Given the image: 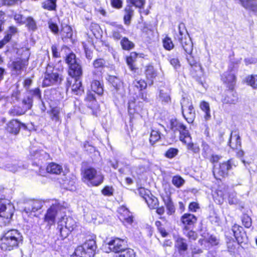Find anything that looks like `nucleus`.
<instances>
[{
	"label": "nucleus",
	"mask_w": 257,
	"mask_h": 257,
	"mask_svg": "<svg viewBox=\"0 0 257 257\" xmlns=\"http://www.w3.org/2000/svg\"><path fill=\"white\" fill-rule=\"evenodd\" d=\"M23 240L21 233L17 229H11L3 234L1 238V247L5 250H11Z\"/></svg>",
	"instance_id": "f257e3e1"
},
{
	"label": "nucleus",
	"mask_w": 257,
	"mask_h": 257,
	"mask_svg": "<svg viewBox=\"0 0 257 257\" xmlns=\"http://www.w3.org/2000/svg\"><path fill=\"white\" fill-rule=\"evenodd\" d=\"M95 236L87 239L83 245L78 246L72 257H94L96 249Z\"/></svg>",
	"instance_id": "f03ea898"
},
{
	"label": "nucleus",
	"mask_w": 257,
	"mask_h": 257,
	"mask_svg": "<svg viewBox=\"0 0 257 257\" xmlns=\"http://www.w3.org/2000/svg\"><path fill=\"white\" fill-rule=\"evenodd\" d=\"M178 29L179 34L176 35L175 38L180 42L186 55L192 54L193 43L188 36L184 24H180Z\"/></svg>",
	"instance_id": "7ed1b4c3"
},
{
	"label": "nucleus",
	"mask_w": 257,
	"mask_h": 257,
	"mask_svg": "<svg viewBox=\"0 0 257 257\" xmlns=\"http://www.w3.org/2000/svg\"><path fill=\"white\" fill-rule=\"evenodd\" d=\"M58 228L62 238L67 237L70 232L76 227V222L70 216H64L61 217L58 222Z\"/></svg>",
	"instance_id": "20e7f679"
},
{
	"label": "nucleus",
	"mask_w": 257,
	"mask_h": 257,
	"mask_svg": "<svg viewBox=\"0 0 257 257\" xmlns=\"http://www.w3.org/2000/svg\"><path fill=\"white\" fill-rule=\"evenodd\" d=\"M171 128L174 132H179L180 133V140L187 143L191 141V137L186 126L180 121L175 119L171 121Z\"/></svg>",
	"instance_id": "39448f33"
},
{
	"label": "nucleus",
	"mask_w": 257,
	"mask_h": 257,
	"mask_svg": "<svg viewBox=\"0 0 257 257\" xmlns=\"http://www.w3.org/2000/svg\"><path fill=\"white\" fill-rule=\"evenodd\" d=\"M83 178L88 181L93 186H98L103 181V176L100 172H97L95 169L92 168H89L84 170Z\"/></svg>",
	"instance_id": "423d86ee"
},
{
	"label": "nucleus",
	"mask_w": 257,
	"mask_h": 257,
	"mask_svg": "<svg viewBox=\"0 0 257 257\" xmlns=\"http://www.w3.org/2000/svg\"><path fill=\"white\" fill-rule=\"evenodd\" d=\"M182 113L188 123H192L195 118V112L191 101L184 98L181 102Z\"/></svg>",
	"instance_id": "0eeeda50"
},
{
	"label": "nucleus",
	"mask_w": 257,
	"mask_h": 257,
	"mask_svg": "<svg viewBox=\"0 0 257 257\" xmlns=\"http://www.w3.org/2000/svg\"><path fill=\"white\" fill-rule=\"evenodd\" d=\"M61 80L62 78L56 70L52 69V68L48 66L44 74L43 86L47 87L57 84L60 83Z\"/></svg>",
	"instance_id": "6e6552de"
},
{
	"label": "nucleus",
	"mask_w": 257,
	"mask_h": 257,
	"mask_svg": "<svg viewBox=\"0 0 257 257\" xmlns=\"http://www.w3.org/2000/svg\"><path fill=\"white\" fill-rule=\"evenodd\" d=\"M233 166H235V165L232 160L221 163L219 167H215L213 169L214 177L216 179L221 180V178L227 176L228 171L232 169Z\"/></svg>",
	"instance_id": "1a4fd4ad"
},
{
	"label": "nucleus",
	"mask_w": 257,
	"mask_h": 257,
	"mask_svg": "<svg viewBox=\"0 0 257 257\" xmlns=\"http://www.w3.org/2000/svg\"><path fill=\"white\" fill-rule=\"evenodd\" d=\"M65 208L61 205L57 201L53 204L51 207L48 209L46 214L45 215L44 220L48 222L49 224H52L55 222V217Z\"/></svg>",
	"instance_id": "9d476101"
},
{
	"label": "nucleus",
	"mask_w": 257,
	"mask_h": 257,
	"mask_svg": "<svg viewBox=\"0 0 257 257\" xmlns=\"http://www.w3.org/2000/svg\"><path fill=\"white\" fill-rule=\"evenodd\" d=\"M139 191L150 209H154L157 208L159 205L158 200L151 194L149 191H146L144 188H141Z\"/></svg>",
	"instance_id": "9b49d317"
},
{
	"label": "nucleus",
	"mask_w": 257,
	"mask_h": 257,
	"mask_svg": "<svg viewBox=\"0 0 257 257\" xmlns=\"http://www.w3.org/2000/svg\"><path fill=\"white\" fill-rule=\"evenodd\" d=\"M125 241L119 238H115L111 240L108 243L109 248L110 250L119 253L124 250L123 249L125 244Z\"/></svg>",
	"instance_id": "f8f14e48"
},
{
	"label": "nucleus",
	"mask_w": 257,
	"mask_h": 257,
	"mask_svg": "<svg viewBox=\"0 0 257 257\" xmlns=\"http://www.w3.org/2000/svg\"><path fill=\"white\" fill-rule=\"evenodd\" d=\"M11 205L8 204L7 206L5 200H0V217L6 218L7 222H10L13 213L11 210Z\"/></svg>",
	"instance_id": "ddd939ff"
},
{
	"label": "nucleus",
	"mask_w": 257,
	"mask_h": 257,
	"mask_svg": "<svg viewBox=\"0 0 257 257\" xmlns=\"http://www.w3.org/2000/svg\"><path fill=\"white\" fill-rule=\"evenodd\" d=\"M238 100L236 92L233 89H229L225 92V95L221 101L223 104H235Z\"/></svg>",
	"instance_id": "4468645a"
},
{
	"label": "nucleus",
	"mask_w": 257,
	"mask_h": 257,
	"mask_svg": "<svg viewBox=\"0 0 257 257\" xmlns=\"http://www.w3.org/2000/svg\"><path fill=\"white\" fill-rule=\"evenodd\" d=\"M181 220L184 226V229L187 230L194 225L197 218L193 214L185 213L182 216Z\"/></svg>",
	"instance_id": "2eb2a0df"
},
{
	"label": "nucleus",
	"mask_w": 257,
	"mask_h": 257,
	"mask_svg": "<svg viewBox=\"0 0 257 257\" xmlns=\"http://www.w3.org/2000/svg\"><path fill=\"white\" fill-rule=\"evenodd\" d=\"M223 82L227 85L229 89H233L235 85L236 77L234 73L231 71L224 72L221 76Z\"/></svg>",
	"instance_id": "dca6fc26"
},
{
	"label": "nucleus",
	"mask_w": 257,
	"mask_h": 257,
	"mask_svg": "<svg viewBox=\"0 0 257 257\" xmlns=\"http://www.w3.org/2000/svg\"><path fill=\"white\" fill-rule=\"evenodd\" d=\"M119 212L121 214L122 219L123 220L124 224L127 227L132 225L134 222L133 216L128 209L124 207H122L119 208Z\"/></svg>",
	"instance_id": "f3484780"
},
{
	"label": "nucleus",
	"mask_w": 257,
	"mask_h": 257,
	"mask_svg": "<svg viewBox=\"0 0 257 257\" xmlns=\"http://www.w3.org/2000/svg\"><path fill=\"white\" fill-rule=\"evenodd\" d=\"M175 247L177 248L178 252L182 255L188 249V244L186 240L179 236L176 237Z\"/></svg>",
	"instance_id": "a211bd4d"
},
{
	"label": "nucleus",
	"mask_w": 257,
	"mask_h": 257,
	"mask_svg": "<svg viewBox=\"0 0 257 257\" xmlns=\"http://www.w3.org/2000/svg\"><path fill=\"white\" fill-rule=\"evenodd\" d=\"M112 28L111 30V36L113 39L119 40L122 37V35L125 34V29L121 25H112Z\"/></svg>",
	"instance_id": "6ab92c4d"
},
{
	"label": "nucleus",
	"mask_w": 257,
	"mask_h": 257,
	"mask_svg": "<svg viewBox=\"0 0 257 257\" xmlns=\"http://www.w3.org/2000/svg\"><path fill=\"white\" fill-rule=\"evenodd\" d=\"M228 145L233 150L240 148L241 140L238 133L235 132L231 133Z\"/></svg>",
	"instance_id": "aec40b11"
},
{
	"label": "nucleus",
	"mask_w": 257,
	"mask_h": 257,
	"mask_svg": "<svg viewBox=\"0 0 257 257\" xmlns=\"http://www.w3.org/2000/svg\"><path fill=\"white\" fill-rule=\"evenodd\" d=\"M243 230V228L241 226L236 224L232 227V231L233 233L234 236L238 243L242 242L245 237L244 232Z\"/></svg>",
	"instance_id": "412c9836"
},
{
	"label": "nucleus",
	"mask_w": 257,
	"mask_h": 257,
	"mask_svg": "<svg viewBox=\"0 0 257 257\" xmlns=\"http://www.w3.org/2000/svg\"><path fill=\"white\" fill-rule=\"evenodd\" d=\"M69 75L73 78H79L82 74V70L80 63L69 66Z\"/></svg>",
	"instance_id": "4be33fe9"
},
{
	"label": "nucleus",
	"mask_w": 257,
	"mask_h": 257,
	"mask_svg": "<svg viewBox=\"0 0 257 257\" xmlns=\"http://www.w3.org/2000/svg\"><path fill=\"white\" fill-rule=\"evenodd\" d=\"M145 74L148 81L149 85H152L154 82V79L157 76V72L154 69V67L152 65L147 66L145 69Z\"/></svg>",
	"instance_id": "5701e85b"
},
{
	"label": "nucleus",
	"mask_w": 257,
	"mask_h": 257,
	"mask_svg": "<svg viewBox=\"0 0 257 257\" xmlns=\"http://www.w3.org/2000/svg\"><path fill=\"white\" fill-rule=\"evenodd\" d=\"M21 123L16 119H13L10 121L7 126V130L10 133L16 135L20 131Z\"/></svg>",
	"instance_id": "b1692460"
},
{
	"label": "nucleus",
	"mask_w": 257,
	"mask_h": 257,
	"mask_svg": "<svg viewBox=\"0 0 257 257\" xmlns=\"http://www.w3.org/2000/svg\"><path fill=\"white\" fill-rule=\"evenodd\" d=\"M241 5L246 10L257 13V0H240Z\"/></svg>",
	"instance_id": "393cba45"
},
{
	"label": "nucleus",
	"mask_w": 257,
	"mask_h": 257,
	"mask_svg": "<svg viewBox=\"0 0 257 257\" xmlns=\"http://www.w3.org/2000/svg\"><path fill=\"white\" fill-rule=\"evenodd\" d=\"M92 90L99 95L103 93V84L99 80H93L91 84Z\"/></svg>",
	"instance_id": "a878e982"
},
{
	"label": "nucleus",
	"mask_w": 257,
	"mask_h": 257,
	"mask_svg": "<svg viewBox=\"0 0 257 257\" xmlns=\"http://www.w3.org/2000/svg\"><path fill=\"white\" fill-rule=\"evenodd\" d=\"M46 170L48 173L57 175L62 172L63 169L61 165L55 163H51L48 165Z\"/></svg>",
	"instance_id": "bb28decb"
},
{
	"label": "nucleus",
	"mask_w": 257,
	"mask_h": 257,
	"mask_svg": "<svg viewBox=\"0 0 257 257\" xmlns=\"http://www.w3.org/2000/svg\"><path fill=\"white\" fill-rule=\"evenodd\" d=\"M134 11L132 6L127 5L125 8L123 21L125 25H130L131 18L134 15Z\"/></svg>",
	"instance_id": "cd10ccee"
},
{
	"label": "nucleus",
	"mask_w": 257,
	"mask_h": 257,
	"mask_svg": "<svg viewBox=\"0 0 257 257\" xmlns=\"http://www.w3.org/2000/svg\"><path fill=\"white\" fill-rule=\"evenodd\" d=\"M186 59L192 68L194 67V70L196 71H198L199 73V75H201L202 73L201 67L192 56V54L186 55Z\"/></svg>",
	"instance_id": "c85d7f7f"
},
{
	"label": "nucleus",
	"mask_w": 257,
	"mask_h": 257,
	"mask_svg": "<svg viewBox=\"0 0 257 257\" xmlns=\"http://www.w3.org/2000/svg\"><path fill=\"white\" fill-rule=\"evenodd\" d=\"M159 98V100L163 104H167L171 102L170 93L169 90H160Z\"/></svg>",
	"instance_id": "c756f323"
},
{
	"label": "nucleus",
	"mask_w": 257,
	"mask_h": 257,
	"mask_svg": "<svg viewBox=\"0 0 257 257\" xmlns=\"http://www.w3.org/2000/svg\"><path fill=\"white\" fill-rule=\"evenodd\" d=\"M12 71L16 75L21 73L22 70L25 66L24 62L21 60L14 61L12 64Z\"/></svg>",
	"instance_id": "7c9ffc66"
},
{
	"label": "nucleus",
	"mask_w": 257,
	"mask_h": 257,
	"mask_svg": "<svg viewBox=\"0 0 257 257\" xmlns=\"http://www.w3.org/2000/svg\"><path fill=\"white\" fill-rule=\"evenodd\" d=\"M200 107L201 110L205 112L204 118L205 120L209 119L211 117V115L209 103L205 101H202L200 102Z\"/></svg>",
	"instance_id": "2f4dec72"
},
{
	"label": "nucleus",
	"mask_w": 257,
	"mask_h": 257,
	"mask_svg": "<svg viewBox=\"0 0 257 257\" xmlns=\"http://www.w3.org/2000/svg\"><path fill=\"white\" fill-rule=\"evenodd\" d=\"M26 111L23 106H14L9 110V113L12 116L21 115Z\"/></svg>",
	"instance_id": "473e14b6"
},
{
	"label": "nucleus",
	"mask_w": 257,
	"mask_h": 257,
	"mask_svg": "<svg viewBox=\"0 0 257 257\" xmlns=\"http://www.w3.org/2000/svg\"><path fill=\"white\" fill-rule=\"evenodd\" d=\"M61 34L62 38H71L72 36V30L70 26L66 25H62Z\"/></svg>",
	"instance_id": "72a5a7b5"
},
{
	"label": "nucleus",
	"mask_w": 257,
	"mask_h": 257,
	"mask_svg": "<svg viewBox=\"0 0 257 257\" xmlns=\"http://www.w3.org/2000/svg\"><path fill=\"white\" fill-rule=\"evenodd\" d=\"M60 113V108L59 107H57L52 108L49 112L50 117H51V119L53 121H55V122L59 121V120H60V115H59Z\"/></svg>",
	"instance_id": "f704fd0d"
},
{
	"label": "nucleus",
	"mask_w": 257,
	"mask_h": 257,
	"mask_svg": "<svg viewBox=\"0 0 257 257\" xmlns=\"http://www.w3.org/2000/svg\"><path fill=\"white\" fill-rule=\"evenodd\" d=\"M32 97L31 95L27 94L25 97H24L22 100V106L26 111L31 108L33 105Z\"/></svg>",
	"instance_id": "c9c22d12"
},
{
	"label": "nucleus",
	"mask_w": 257,
	"mask_h": 257,
	"mask_svg": "<svg viewBox=\"0 0 257 257\" xmlns=\"http://www.w3.org/2000/svg\"><path fill=\"white\" fill-rule=\"evenodd\" d=\"M137 55L138 54L136 52H132L131 53L130 56L126 58V63L130 68L132 71H135L136 70V67L134 65V63L136 61Z\"/></svg>",
	"instance_id": "e433bc0d"
},
{
	"label": "nucleus",
	"mask_w": 257,
	"mask_h": 257,
	"mask_svg": "<svg viewBox=\"0 0 257 257\" xmlns=\"http://www.w3.org/2000/svg\"><path fill=\"white\" fill-rule=\"evenodd\" d=\"M7 171L15 173L21 169V166L17 163H8L5 166H0Z\"/></svg>",
	"instance_id": "4c0bfd02"
},
{
	"label": "nucleus",
	"mask_w": 257,
	"mask_h": 257,
	"mask_svg": "<svg viewBox=\"0 0 257 257\" xmlns=\"http://www.w3.org/2000/svg\"><path fill=\"white\" fill-rule=\"evenodd\" d=\"M72 90L76 94H78L83 91L81 82L79 78H75V83L72 86Z\"/></svg>",
	"instance_id": "58836bf2"
},
{
	"label": "nucleus",
	"mask_w": 257,
	"mask_h": 257,
	"mask_svg": "<svg viewBox=\"0 0 257 257\" xmlns=\"http://www.w3.org/2000/svg\"><path fill=\"white\" fill-rule=\"evenodd\" d=\"M120 44L122 49L125 50H130L135 46L134 44L126 37L122 39L120 41Z\"/></svg>",
	"instance_id": "ea45409f"
},
{
	"label": "nucleus",
	"mask_w": 257,
	"mask_h": 257,
	"mask_svg": "<svg viewBox=\"0 0 257 257\" xmlns=\"http://www.w3.org/2000/svg\"><path fill=\"white\" fill-rule=\"evenodd\" d=\"M57 0H47L43 3L42 7L44 9L49 11L56 9Z\"/></svg>",
	"instance_id": "a19ab883"
},
{
	"label": "nucleus",
	"mask_w": 257,
	"mask_h": 257,
	"mask_svg": "<svg viewBox=\"0 0 257 257\" xmlns=\"http://www.w3.org/2000/svg\"><path fill=\"white\" fill-rule=\"evenodd\" d=\"M114 257H136V254L133 249L127 248L116 254Z\"/></svg>",
	"instance_id": "79ce46f5"
},
{
	"label": "nucleus",
	"mask_w": 257,
	"mask_h": 257,
	"mask_svg": "<svg viewBox=\"0 0 257 257\" xmlns=\"http://www.w3.org/2000/svg\"><path fill=\"white\" fill-rule=\"evenodd\" d=\"M65 61L68 67L79 63V60L76 59L75 55L73 53H70L66 56Z\"/></svg>",
	"instance_id": "37998d69"
},
{
	"label": "nucleus",
	"mask_w": 257,
	"mask_h": 257,
	"mask_svg": "<svg viewBox=\"0 0 257 257\" xmlns=\"http://www.w3.org/2000/svg\"><path fill=\"white\" fill-rule=\"evenodd\" d=\"M165 204L167 209V214L171 215L175 211V207L172 201L168 197L166 200H164Z\"/></svg>",
	"instance_id": "c03bdc74"
},
{
	"label": "nucleus",
	"mask_w": 257,
	"mask_h": 257,
	"mask_svg": "<svg viewBox=\"0 0 257 257\" xmlns=\"http://www.w3.org/2000/svg\"><path fill=\"white\" fill-rule=\"evenodd\" d=\"M246 83L253 89H257V75H251L246 78Z\"/></svg>",
	"instance_id": "a18cd8bd"
},
{
	"label": "nucleus",
	"mask_w": 257,
	"mask_h": 257,
	"mask_svg": "<svg viewBox=\"0 0 257 257\" xmlns=\"http://www.w3.org/2000/svg\"><path fill=\"white\" fill-rule=\"evenodd\" d=\"M25 23H26V26L29 30L34 31L37 29L36 23L32 17H28L27 18Z\"/></svg>",
	"instance_id": "49530a36"
},
{
	"label": "nucleus",
	"mask_w": 257,
	"mask_h": 257,
	"mask_svg": "<svg viewBox=\"0 0 257 257\" xmlns=\"http://www.w3.org/2000/svg\"><path fill=\"white\" fill-rule=\"evenodd\" d=\"M27 94L31 95L33 100L34 98L40 99L41 97V91L38 88L28 90Z\"/></svg>",
	"instance_id": "de8ad7c7"
},
{
	"label": "nucleus",
	"mask_w": 257,
	"mask_h": 257,
	"mask_svg": "<svg viewBox=\"0 0 257 257\" xmlns=\"http://www.w3.org/2000/svg\"><path fill=\"white\" fill-rule=\"evenodd\" d=\"M43 202L38 200H30V205L33 206V213L40 209L43 206Z\"/></svg>",
	"instance_id": "09e8293b"
},
{
	"label": "nucleus",
	"mask_w": 257,
	"mask_h": 257,
	"mask_svg": "<svg viewBox=\"0 0 257 257\" xmlns=\"http://www.w3.org/2000/svg\"><path fill=\"white\" fill-rule=\"evenodd\" d=\"M133 83L134 86L139 90L145 89L147 86V83L143 79H136Z\"/></svg>",
	"instance_id": "8fccbe9b"
},
{
	"label": "nucleus",
	"mask_w": 257,
	"mask_h": 257,
	"mask_svg": "<svg viewBox=\"0 0 257 257\" xmlns=\"http://www.w3.org/2000/svg\"><path fill=\"white\" fill-rule=\"evenodd\" d=\"M172 184L177 188L182 186L184 182V180L179 176H175L173 177L172 180Z\"/></svg>",
	"instance_id": "3c124183"
},
{
	"label": "nucleus",
	"mask_w": 257,
	"mask_h": 257,
	"mask_svg": "<svg viewBox=\"0 0 257 257\" xmlns=\"http://www.w3.org/2000/svg\"><path fill=\"white\" fill-rule=\"evenodd\" d=\"M179 150L174 148H169L165 153V156L169 159H172L175 157L178 154Z\"/></svg>",
	"instance_id": "603ef678"
},
{
	"label": "nucleus",
	"mask_w": 257,
	"mask_h": 257,
	"mask_svg": "<svg viewBox=\"0 0 257 257\" xmlns=\"http://www.w3.org/2000/svg\"><path fill=\"white\" fill-rule=\"evenodd\" d=\"M161 138L160 133L158 131L152 130L150 135V141L151 143H155Z\"/></svg>",
	"instance_id": "864d4df0"
},
{
	"label": "nucleus",
	"mask_w": 257,
	"mask_h": 257,
	"mask_svg": "<svg viewBox=\"0 0 257 257\" xmlns=\"http://www.w3.org/2000/svg\"><path fill=\"white\" fill-rule=\"evenodd\" d=\"M85 100L89 102H91V104H88L89 107L92 108L94 107V105L96 102L94 95L91 92H88L87 96Z\"/></svg>",
	"instance_id": "5fc2aeb1"
},
{
	"label": "nucleus",
	"mask_w": 257,
	"mask_h": 257,
	"mask_svg": "<svg viewBox=\"0 0 257 257\" xmlns=\"http://www.w3.org/2000/svg\"><path fill=\"white\" fill-rule=\"evenodd\" d=\"M241 221L245 227L249 228L251 226V219L248 215L243 214L241 217Z\"/></svg>",
	"instance_id": "6e6d98bb"
},
{
	"label": "nucleus",
	"mask_w": 257,
	"mask_h": 257,
	"mask_svg": "<svg viewBox=\"0 0 257 257\" xmlns=\"http://www.w3.org/2000/svg\"><path fill=\"white\" fill-rule=\"evenodd\" d=\"M108 81L111 83L113 86L116 89H117L121 84L119 79L114 76H109L108 77Z\"/></svg>",
	"instance_id": "4d7b16f0"
},
{
	"label": "nucleus",
	"mask_w": 257,
	"mask_h": 257,
	"mask_svg": "<svg viewBox=\"0 0 257 257\" xmlns=\"http://www.w3.org/2000/svg\"><path fill=\"white\" fill-rule=\"evenodd\" d=\"M164 47L168 50H170L174 48V44L171 39L169 37H166L163 40Z\"/></svg>",
	"instance_id": "13d9d810"
},
{
	"label": "nucleus",
	"mask_w": 257,
	"mask_h": 257,
	"mask_svg": "<svg viewBox=\"0 0 257 257\" xmlns=\"http://www.w3.org/2000/svg\"><path fill=\"white\" fill-rule=\"evenodd\" d=\"M228 203L229 204H236L238 202V199L236 197V194L234 192H231L229 193L228 198Z\"/></svg>",
	"instance_id": "bf43d9fd"
},
{
	"label": "nucleus",
	"mask_w": 257,
	"mask_h": 257,
	"mask_svg": "<svg viewBox=\"0 0 257 257\" xmlns=\"http://www.w3.org/2000/svg\"><path fill=\"white\" fill-rule=\"evenodd\" d=\"M93 64L95 69H102L105 65V61L103 59H97L93 62Z\"/></svg>",
	"instance_id": "052dcab7"
},
{
	"label": "nucleus",
	"mask_w": 257,
	"mask_h": 257,
	"mask_svg": "<svg viewBox=\"0 0 257 257\" xmlns=\"http://www.w3.org/2000/svg\"><path fill=\"white\" fill-rule=\"evenodd\" d=\"M32 208L33 206L30 205V200L28 201L25 203L24 211L29 216H35V214H32L33 213V209Z\"/></svg>",
	"instance_id": "680f3d73"
},
{
	"label": "nucleus",
	"mask_w": 257,
	"mask_h": 257,
	"mask_svg": "<svg viewBox=\"0 0 257 257\" xmlns=\"http://www.w3.org/2000/svg\"><path fill=\"white\" fill-rule=\"evenodd\" d=\"M114 189L112 186H106L102 190L101 192L104 196H110L113 195Z\"/></svg>",
	"instance_id": "e2e57ef3"
},
{
	"label": "nucleus",
	"mask_w": 257,
	"mask_h": 257,
	"mask_svg": "<svg viewBox=\"0 0 257 257\" xmlns=\"http://www.w3.org/2000/svg\"><path fill=\"white\" fill-rule=\"evenodd\" d=\"M130 3L136 7L141 9L145 4V0H127Z\"/></svg>",
	"instance_id": "0e129e2a"
},
{
	"label": "nucleus",
	"mask_w": 257,
	"mask_h": 257,
	"mask_svg": "<svg viewBox=\"0 0 257 257\" xmlns=\"http://www.w3.org/2000/svg\"><path fill=\"white\" fill-rule=\"evenodd\" d=\"M171 65L175 69H179L181 67V64L179 59L177 58H171L170 57L169 59Z\"/></svg>",
	"instance_id": "69168bd1"
},
{
	"label": "nucleus",
	"mask_w": 257,
	"mask_h": 257,
	"mask_svg": "<svg viewBox=\"0 0 257 257\" xmlns=\"http://www.w3.org/2000/svg\"><path fill=\"white\" fill-rule=\"evenodd\" d=\"M184 234H185L190 239L195 240L197 238V234L192 230L188 231L184 229Z\"/></svg>",
	"instance_id": "338daca9"
},
{
	"label": "nucleus",
	"mask_w": 257,
	"mask_h": 257,
	"mask_svg": "<svg viewBox=\"0 0 257 257\" xmlns=\"http://www.w3.org/2000/svg\"><path fill=\"white\" fill-rule=\"evenodd\" d=\"M207 241L212 245H217L219 243L218 239L215 236L213 235H210L208 238H207Z\"/></svg>",
	"instance_id": "774afa93"
}]
</instances>
